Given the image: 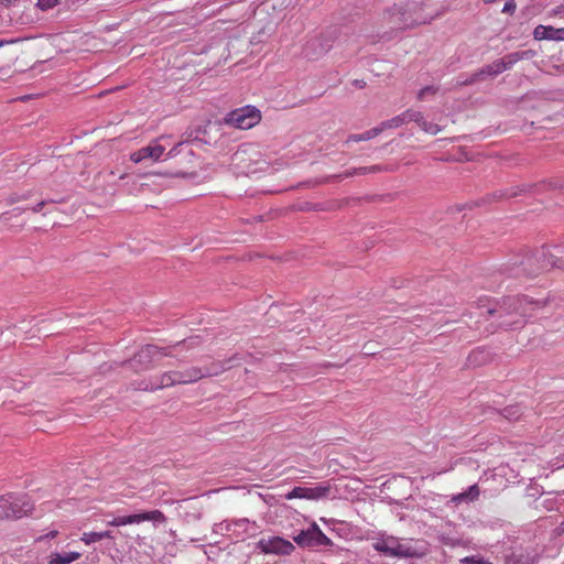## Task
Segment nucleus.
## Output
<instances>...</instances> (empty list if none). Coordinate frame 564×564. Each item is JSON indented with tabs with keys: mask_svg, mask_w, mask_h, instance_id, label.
Returning a JSON list of instances; mask_svg holds the SVG:
<instances>
[{
	"mask_svg": "<svg viewBox=\"0 0 564 564\" xmlns=\"http://www.w3.org/2000/svg\"><path fill=\"white\" fill-rule=\"evenodd\" d=\"M554 268L564 270V258L545 250L534 254L518 256L505 264V271L514 278H532Z\"/></svg>",
	"mask_w": 564,
	"mask_h": 564,
	"instance_id": "1",
	"label": "nucleus"
},
{
	"mask_svg": "<svg viewBox=\"0 0 564 564\" xmlns=\"http://www.w3.org/2000/svg\"><path fill=\"white\" fill-rule=\"evenodd\" d=\"M545 305V301H534L525 295L513 296L505 299L498 308L488 310V314H498L500 318H505L502 325L514 326L521 323L520 317L532 316Z\"/></svg>",
	"mask_w": 564,
	"mask_h": 564,
	"instance_id": "2",
	"label": "nucleus"
},
{
	"mask_svg": "<svg viewBox=\"0 0 564 564\" xmlns=\"http://www.w3.org/2000/svg\"><path fill=\"white\" fill-rule=\"evenodd\" d=\"M535 51L533 50H527L521 52H513L510 54H507L500 59H497L492 62L491 64H488L474 74H471L468 78L459 82V85H471L477 82L484 80L487 76H498L499 74L503 73L505 70H508L513 67L516 63L522 59H530L535 56Z\"/></svg>",
	"mask_w": 564,
	"mask_h": 564,
	"instance_id": "3",
	"label": "nucleus"
},
{
	"mask_svg": "<svg viewBox=\"0 0 564 564\" xmlns=\"http://www.w3.org/2000/svg\"><path fill=\"white\" fill-rule=\"evenodd\" d=\"M223 371V367L214 365L212 368L192 367L185 371H169L161 376L159 382L151 384V390L163 389L174 384H187L195 382L204 377L216 376ZM145 390L149 387L144 388Z\"/></svg>",
	"mask_w": 564,
	"mask_h": 564,
	"instance_id": "4",
	"label": "nucleus"
},
{
	"mask_svg": "<svg viewBox=\"0 0 564 564\" xmlns=\"http://www.w3.org/2000/svg\"><path fill=\"white\" fill-rule=\"evenodd\" d=\"M372 546L379 553L390 557H422L425 550L417 549L410 543H402L394 536L377 539Z\"/></svg>",
	"mask_w": 564,
	"mask_h": 564,
	"instance_id": "5",
	"label": "nucleus"
},
{
	"mask_svg": "<svg viewBox=\"0 0 564 564\" xmlns=\"http://www.w3.org/2000/svg\"><path fill=\"white\" fill-rule=\"evenodd\" d=\"M401 2L404 6L411 28L430 23L441 14L432 7L431 0H404Z\"/></svg>",
	"mask_w": 564,
	"mask_h": 564,
	"instance_id": "6",
	"label": "nucleus"
},
{
	"mask_svg": "<svg viewBox=\"0 0 564 564\" xmlns=\"http://www.w3.org/2000/svg\"><path fill=\"white\" fill-rule=\"evenodd\" d=\"M33 505L25 495L8 494L0 497V520L20 519L32 512Z\"/></svg>",
	"mask_w": 564,
	"mask_h": 564,
	"instance_id": "7",
	"label": "nucleus"
},
{
	"mask_svg": "<svg viewBox=\"0 0 564 564\" xmlns=\"http://www.w3.org/2000/svg\"><path fill=\"white\" fill-rule=\"evenodd\" d=\"M261 120L260 111L254 107H243L232 110L225 118V122L237 129L247 130L259 123Z\"/></svg>",
	"mask_w": 564,
	"mask_h": 564,
	"instance_id": "8",
	"label": "nucleus"
},
{
	"mask_svg": "<svg viewBox=\"0 0 564 564\" xmlns=\"http://www.w3.org/2000/svg\"><path fill=\"white\" fill-rule=\"evenodd\" d=\"M381 23L392 31H402L411 29L406 12L402 2L394 3L383 10Z\"/></svg>",
	"mask_w": 564,
	"mask_h": 564,
	"instance_id": "9",
	"label": "nucleus"
},
{
	"mask_svg": "<svg viewBox=\"0 0 564 564\" xmlns=\"http://www.w3.org/2000/svg\"><path fill=\"white\" fill-rule=\"evenodd\" d=\"M294 542L302 546H328L332 544V541L325 533L319 529V527L314 522L310 525L308 529L302 530L297 535L293 536Z\"/></svg>",
	"mask_w": 564,
	"mask_h": 564,
	"instance_id": "10",
	"label": "nucleus"
},
{
	"mask_svg": "<svg viewBox=\"0 0 564 564\" xmlns=\"http://www.w3.org/2000/svg\"><path fill=\"white\" fill-rule=\"evenodd\" d=\"M143 521H156L164 523L166 521V517L160 510H151L137 514L119 516L110 520L108 524L111 527H123L128 524L141 523Z\"/></svg>",
	"mask_w": 564,
	"mask_h": 564,
	"instance_id": "11",
	"label": "nucleus"
},
{
	"mask_svg": "<svg viewBox=\"0 0 564 564\" xmlns=\"http://www.w3.org/2000/svg\"><path fill=\"white\" fill-rule=\"evenodd\" d=\"M258 549L264 554L276 555H290L295 550L290 541L281 536L261 538L258 542Z\"/></svg>",
	"mask_w": 564,
	"mask_h": 564,
	"instance_id": "12",
	"label": "nucleus"
},
{
	"mask_svg": "<svg viewBox=\"0 0 564 564\" xmlns=\"http://www.w3.org/2000/svg\"><path fill=\"white\" fill-rule=\"evenodd\" d=\"M328 486H316V487H294L290 492L285 495L288 500L292 499H307L317 500L328 495Z\"/></svg>",
	"mask_w": 564,
	"mask_h": 564,
	"instance_id": "13",
	"label": "nucleus"
},
{
	"mask_svg": "<svg viewBox=\"0 0 564 564\" xmlns=\"http://www.w3.org/2000/svg\"><path fill=\"white\" fill-rule=\"evenodd\" d=\"M165 152V147L159 143V140L152 141L149 145L130 154V160L133 163H140L144 160L152 162L159 161Z\"/></svg>",
	"mask_w": 564,
	"mask_h": 564,
	"instance_id": "14",
	"label": "nucleus"
},
{
	"mask_svg": "<svg viewBox=\"0 0 564 564\" xmlns=\"http://www.w3.org/2000/svg\"><path fill=\"white\" fill-rule=\"evenodd\" d=\"M533 37L536 41L551 40L564 41V28L556 29L551 25H538L533 31Z\"/></svg>",
	"mask_w": 564,
	"mask_h": 564,
	"instance_id": "15",
	"label": "nucleus"
},
{
	"mask_svg": "<svg viewBox=\"0 0 564 564\" xmlns=\"http://www.w3.org/2000/svg\"><path fill=\"white\" fill-rule=\"evenodd\" d=\"M480 497V488L477 484L471 485L466 491L453 495L451 497V502L455 506H458L464 502H474L478 500Z\"/></svg>",
	"mask_w": 564,
	"mask_h": 564,
	"instance_id": "16",
	"label": "nucleus"
},
{
	"mask_svg": "<svg viewBox=\"0 0 564 564\" xmlns=\"http://www.w3.org/2000/svg\"><path fill=\"white\" fill-rule=\"evenodd\" d=\"M162 355L161 349L155 346H147L142 348L132 360V364L135 362H149L152 357H156Z\"/></svg>",
	"mask_w": 564,
	"mask_h": 564,
	"instance_id": "17",
	"label": "nucleus"
},
{
	"mask_svg": "<svg viewBox=\"0 0 564 564\" xmlns=\"http://www.w3.org/2000/svg\"><path fill=\"white\" fill-rule=\"evenodd\" d=\"M82 556L79 552H68V553H52L50 555L48 564H69Z\"/></svg>",
	"mask_w": 564,
	"mask_h": 564,
	"instance_id": "18",
	"label": "nucleus"
},
{
	"mask_svg": "<svg viewBox=\"0 0 564 564\" xmlns=\"http://www.w3.org/2000/svg\"><path fill=\"white\" fill-rule=\"evenodd\" d=\"M405 123H406V116H405V111H404V112L393 117L392 119L382 121L378 126V128L380 129V133H381L384 130L399 128Z\"/></svg>",
	"mask_w": 564,
	"mask_h": 564,
	"instance_id": "19",
	"label": "nucleus"
},
{
	"mask_svg": "<svg viewBox=\"0 0 564 564\" xmlns=\"http://www.w3.org/2000/svg\"><path fill=\"white\" fill-rule=\"evenodd\" d=\"M379 134H380V129L378 127H375V128H372L368 131H365L364 133H360V134H350L346 142L350 143V142L368 141V140L376 138Z\"/></svg>",
	"mask_w": 564,
	"mask_h": 564,
	"instance_id": "20",
	"label": "nucleus"
},
{
	"mask_svg": "<svg viewBox=\"0 0 564 564\" xmlns=\"http://www.w3.org/2000/svg\"><path fill=\"white\" fill-rule=\"evenodd\" d=\"M420 128L429 133V134H432V135H435L437 134L440 131H441V128L438 124L436 123H433V122H429L427 120H425V118L422 120L421 124H420Z\"/></svg>",
	"mask_w": 564,
	"mask_h": 564,
	"instance_id": "21",
	"label": "nucleus"
},
{
	"mask_svg": "<svg viewBox=\"0 0 564 564\" xmlns=\"http://www.w3.org/2000/svg\"><path fill=\"white\" fill-rule=\"evenodd\" d=\"M405 116H406V123L415 122L419 126L421 124L422 120L424 119V116L422 115V112H420L417 110H413V109L405 110Z\"/></svg>",
	"mask_w": 564,
	"mask_h": 564,
	"instance_id": "22",
	"label": "nucleus"
},
{
	"mask_svg": "<svg viewBox=\"0 0 564 564\" xmlns=\"http://www.w3.org/2000/svg\"><path fill=\"white\" fill-rule=\"evenodd\" d=\"M80 540L87 545L101 541L99 532H85L83 533Z\"/></svg>",
	"mask_w": 564,
	"mask_h": 564,
	"instance_id": "23",
	"label": "nucleus"
},
{
	"mask_svg": "<svg viewBox=\"0 0 564 564\" xmlns=\"http://www.w3.org/2000/svg\"><path fill=\"white\" fill-rule=\"evenodd\" d=\"M438 91V88L435 86H426L422 88L417 94L419 100H424L427 96H434Z\"/></svg>",
	"mask_w": 564,
	"mask_h": 564,
	"instance_id": "24",
	"label": "nucleus"
},
{
	"mask_svg": "<svg viewBox=\"0 0 564 564\" xmlns=\"http://www.w3.org/2000/svg\"><path fill=\"white\" fill-rule=\"evenodd\" d=\"M58 3H59V0H37L36 4L41 10H48V9L54 8Z\"/></svg>",
	"mask_w": 564,
	"mask_h": 564,
	"instance_id": "25",
	"label": "nucleus"
},
{
	"mask_svg": "<svg viewBox=\"0 0 564 564\" xmlns=\"http://www.w3.org/2000/svg\"><path fill=\"white\" fill-rule=\"evenodd\" d=\"M516 9H517L516 1L514 0H507L505 6H503V8H502V12L503 13L513 14Z\"/></svg>",
	"mask_w": 564,
	"mask_h": 564,
	"instance_id": "26",
	"label": "nucleus"
},
{
	"mask_svg": "<svg viewBox=\"0 0 564 564\" xmlns=\"http://www.w3.org/2000/svg\"><path fill=\"white\" fill-rule=\"evenodd\" d=\"M525 191V187L522 186V187H517V188H510L507 191V193L505 194L507 197H516L518 196L520 193L524 192Z\"/></svg>",
	"mask_w": 564,
	"mask_h": 564,
	"instance_id": "27",
	"label": "nucleus"
},
{
	"mask_svg": "<svg viewBox=\"0 0 564 564\" xmlns=\"http://www.w3.org/2000/svg\"><path fill=\"white\" fill-rule=\"evenodd\" d=\"M23 199H26V196H20L18 194H13L8 198V204L12 205V204L19 203Z\"/></svg>",
	"mask_w": 564,
	"mask_h": 564,
	"instance_id": "28",
	"label": "nucleus"
},
{
	"mask_svg": "<svg viewBox=\"0 0 564 564\" xmlns=\"http://www.w3.org/2000/svg\"><path fill=\"white\" fill-rule=\"evenodd\" d=\"M464 564H491L489 562H485L482 560H475V558H469V557H466L463 560Z\"/></svg>",
	"mask_w": 564,
	"mask_h": 564,
	"instance_id": "29",
	"label": "nucleus"
},
{
	"mask_svg": "<svg viewBox=\"0 0 564 564\" xmlns=\"http://www.w3.org/2000/svg\"><path fill=\"white\" fill-rule=\"evenodd\" d=\"M197 344V340L195 338H191L187 341H184L182 345H178L180 347H194Z\"/></svg>",
	"mask_w": 564,
	"mask_h": 564,
	"instance_id": "30",
	"label": "nucleus"
},
{
	"mask_svg": "<svg viewBox=\"0 0 564 564\" xmlns=\"http://www.w3.org/2000/svg\"><path fill=\"white\" fill-rule=\"evenodd\" d=\"M58 534V532L56 530H53V531H50L46 535L44 536H40L39 540H43V539H54L56 538Z\"/></svg>",
	"mask_w": 564,
	"mask_h": 564,
	"instance_id": "31",
	"label": "nucleus"
},
{
	"mask_svg": "<svg viewBox=\"0 0 564 564\" xmlns=\"http://www.w3.org/2000/svg\"><path fill=\"white\" fill-rule=\"evenodd\" d=\"M44 205H45V202H40L34 207H32V212L40 213L42 210V208L44 207Z\"/></svg>",
	"mask_w": 564,
	"mask_h": 564,
	"instance_id": "32",
	"label": "nucleus"
},
{
	"mask_svg": "<svg viewBox=\"0 0 564 564\" xmlns=\"http://www.w3.org/2000/svg\"><path fill=\"white\" fill-rule=\"evenodd\" d=\"M99 535H100V540H102V539H112L113 538L110 531L99 532Z\"/></svg>",
	"mask_w": 564,
	"mask_h": 564,
	"instance_id": "33",
	"label": "nucleus"
},
{
	"mask_svg": "<svg viewBox=\"0 0 564 564\" xmlns=\"http://www.w3.org/2000/svg\"><path fill=\"white\" fill-rule=\"evenodd\" d=\"M505 412H506V414H505V415H506V417H510V415H512V414H513L512 408H510V409H506V410H505Z\"/></svg>",
	"mask_w": 564,
	"mask_h": 564,
	"instance_id": "34",
	"label": "nucleus"
},
{
	"mask_svg": "<svg viewBox=\"0 0 564 564\" xmlns=\"http://www.w3.org/2000/svg\"><path fill=\"white\" fill-rule=\"evenodd\" d=\"M365 354H366V355H375V351H373V350H367V349H366V352H365Z\"/></svg>",
	"mask_w": 564,
	"mask_h": 564,
	"instance_id": "35",
	"label": "nucleus"
},
{
	"mask_svg": "<svg viewBox=\"0 0 564 564\" xmlns=\"http://www.w3.org/2000/svg\"><path fill=\"white\" fill-rule=\"evenodd\" d=\"M496 0H484L485 3H492L495 2Z\"/></svg>",
	"mask_w": 564,
	"mask_h": 564,
	"instance_id": "36",
	"label": "nucleus"
},
{
	"mask_svg": "<svg viewBox=\"0 0 564 564\" xmlns=\"http://www.w3.org/2000/svg\"><path fill=\"white\" fill-rule=\"evenodd\" d=\"M364 348H365V349H367V350H372V347H369V348H368V344H367V345H365V347H364Z\"/></svg>",
	"mask_w": 564,
	"mask_h": 564,
	"instance_id": "37",
	"label": "nucleus"
},
{
	"mask_svg": "<svg viewBox=\"0 0 564 564\" xmlns=\"http://www.w3.org/2000/svg\"><path fill=\"white\" fill-rule=\"evenodd\" d=\"M562 525H564V522L562 523Z\"/></svg>",
	"mask_w": 564,
	"mask_h": 564,
	"instance_id": "38",
	"label": "nucleus"
}]
</instances>
